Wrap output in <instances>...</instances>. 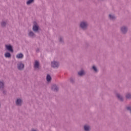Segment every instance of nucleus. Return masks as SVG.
<instances>
[{
  "label": "nucleus",
  "instance_id": "nucleus-1",
  "mask_svg": "<svg viewBox=\"0 0 131 131\" xmlns=\"http://www.w3.org/2000/svg\"><path fill=\"white\" fill-rule=\"evenodd\" d=\"M80 27H81L82 29H85V28L88 27V23L85 21L81 22L80 24Z\"/></svg>",
  "mask_w": 131,
  "mask_h": 131
},
{
  "label": "nucleus",
  "instance_id": "nucleus-2",
  "mask_svg": "<svg viewBox=\"0 0 131 131\" xmlns=\"http://www.w3.org/2000/svg\"><path fill=\"white\" fill-rule=\"evenodd\" d=\"M51 66L54 68H56L57 67H59V63L57 61H53L51 62Z\"/></svg>",
  "mask_w": 131,
  "mask_h": 131
},
{
  "label": "nucleus",
  "instance_id": "nucleus-3",
  "mask_svg": "<svg viewBox=\"0 0 131 131\" xmlns=\"http://www.w3.org/2000/svg\"><path fill=\"white\" fill-rule=\"evenodd\" d=\"M17 68L19 70H22L24 68V64L19 62L17 64Z\"/></svg>",
  "mask_w": 131,
  "mask_h": 131
},
{
  "label": "nucleus",
  "instance_id": "nucleus-4",
  "mask_svg": "<svg viewBox=\"0 0 131 131\" xmlns=\"http://www.w3.org/2000/svg\"><path fill=\"white\" fill-rule=\"evenodd\" d=\"M5 47H6V49H7L8 51H9V52H13V48L11 45H6Z\"/></svg>",
  "mask_w": 131,
  "mask_h": 131
},
{
  "label": "nucleus",
  "instance_id": "nucleus-5",
  "mask_svg": "<svg viewBox=\"0 0 131 131\" xmlns=\"http://www.w3.org/2000/svg\"><path fill=\"white\" fill-rule=\"evenodd\" d=\"M33 30L34 31H38V26L37 25V24L35 23L34 24V26L33 27Z\"/></svg>",
  "mask_w": 131,
  "mask_h": 131
},
{
  "label": "nucleus",
  "instance_id": "nucleus-6",
  "mask_svg": "<svg viewBox=\"0 0 131 131\" xmlns=\"http://www.w3.org/2000/svg\"><path fill=\"white\" fill-rule=\"evenodd\" d=\"M34 67L35 69H37L39 67V62L37 61H35V63L34 64Z\"/></svg>",
  "mask_w": 131,
  "mask_h": 131
},
{
  "label": "nucleus",
  "instance_id": "nucleus-7",
  "mask_svg": "<svg viewBox=\"0 0 131 131\" xmlns=\"http://www.w3.org/2000/svg\"><path fill=\"white\" fill-rule=\"evenodd\" d=\"M121 31H122V33H125L127 31V28L125 27H122L121 28Z\"/></svg>",
  "mask_w": 131,
  "mask_h": 131
},
{
  "label": "nucleus",
  "instance_id": "nucleus-8",
  "mask_svg": "<svg viewBox=\"0 0 131 131\" xmlns=\"http://www.w3.org/2000/svg\"><path fill=\"white\" fill-rule=\"evenodd\" d=\"M21 104H22V100L18 99L16 101V105H17V106H21Z\"/></svg>",
  "mask_w": 131,
  "mask_h": 131
},
{
  "label": "nucleus",
  "instance_id": "nucleus-9",
  "mask_svg": "<svg viewBox=\"0 0 131 131\" xmlns=\"http://www.w3.org/2000/svg\"><path fill=\"white\" fill-rule=\"evenodd\" d=\"M23 57H24V55L22 53L18 54L16 55V58L17 59H22Z\"/></svg>",
  "mask_w": 131,
  "mask_h": 131
},
{
  "label": "nucleus",
  "instance_id": "nucleus-10",
  "mask_svg": "<svg viewBox=\"0 0 131 131\" xmlns=\"http://www.w3.org/2000/svg\"><path fill=\"white\" fill-rule=\"evenodd\" d=\"M52 90L54 92H57V91H58V87H57L56 85H53L52 87Z\"/></svg>",
  "mask_w": 131,
  "mask_h": 131
},
{
  "label": "nucleus",
  "instance_id": "nucleus-11",
  "mask_svg": "<svg viewBox=\"0 0 131 131\" xmlns=\"http://www.w3.org/2000/svg\"><path fill=\"white\" fill-rule=\"evenodd\" d=\"M5 57L6 58H10L11 57V54H10V53H9V52H7L5 54Z\"/></svg>",
  "mask_w": 131,
  "mask_h": 131
},
{
  "label": "nucleus",
  "instance_id": "nucleus-12",
  "mask_svg": "<svg viewBox=\"0 0 131 131\" xmlns=\"http://www.w3.org/2000/svg\"><path fill=\"white\" fill-rule=\"evenodd\" d=\"M90 128H91L90 127V126H89V125H86L84 126V130H85V131H89Z\"/></svg>",
  "mask_w": 131,
  "mask_h": 131
},
{
  "label": "nucleus",
  "instance_id": "nucleus-13",
  "mask_svg": "<svg viewBox=\"0 0 131 131\" xmlns=\"http://www.w3.org/2000/svg\"><path fill=\"white\" fill-rule=\"evenodd\" d=\"M78 74L80 75V76H81L84 74V71H83V70H81L78 72Z\"/></svg>",
  "mask_w": 131,
  "mask_h": 131
},
{
  "label": "nucleus",
  "instance_id": "nucleus-14",
  "mask_svg": "<svg viewBox=\"0 0 131 131\" xmlns=\"http://www.w3.org/2000/svg\"><path fill=\"white\" fill-rule=\"evenodd\" d=\"M51 80H52V78L51 77V76H50L49 75H48L47 76V81H51Z\"/></svg>",
  "mask_w": 131,
  "mask_h": 131
},
{
  "label": "nucleus",
  "instance_id": "nucleus-15",
  "mask_svg": "<svg viewBox=\"0 0 131 131\" xmlns=\"http://www.w3.org/2000/svg\"><path fill=\"white\" fill-rule=\"evenodd\" d=\"M109 17L111 20H114V19H115V16H114V15H112L111 14L109 15Z\"/></svg>",
  "mask_w": 131,
  "mask_h": 131
},
{
  "label": "nucleus",
  "instance_id": "nucleus-16",
  "mask_svg": "<svg viewBox=\"0 0 131 131\" xmlns=\"http://www.w3.org/2000/svg\"><path fill=\"white\" fill-rule=\"evenodd\" d=\"M4 88V82L0 81V89Z\"/></svg>",
  "mask_w": 131,
  "mask_h": 131
},
{
  "label": "nucleus",
  "instance_id": "nucleus-17",
  "mask_svg": "<svg viewBox=\"0 0 131 131\" xmlns=\"http://www.w3.org/2000/svg\"><path fill=\"white\" fill-rule=\"evenodd\" d=\"M29 36H31V37H33V36H34V33H33V32H30L29 33Z\"/></svg>",
  "mask_w": 131,
  "mask_h": 131
},
{
  "label": "nucleus",
  "instance_id": "nucleus-18",
  "mask_svg": "<svg viewBox=\"0 0 131 131\" xmlns=\"http://www.w3.org/2000/svg\"><path fill=\"white\" fill-rule=\"evenodd\" d=\"M117 97L120 101H122V97L119 94H117Z\"/></svg>",
  "mask_w": 131,
  "mask_h": 131
},
{
  "label": "nucleus",
  "instance_id": "nucleus-19",
  "mask_svg": "<svg viewBox=\"0 0 131 131\" xmlns=\"http://www.w3.org/2000/svg\"><path fill=\"white\" fill-rule=\"evenodd\" d=\"M32 3H33V0H28L27 2V4L30 5Z\"/></svg>",
  "mask_w": 131,
  "mask_h": 131
},
{
  "label": "nucleus",
  "instance_id": "nucleus-20",
  "mask_svg": "<svg viewBox=\"0 0 131 131\" xmlns=\"http://www.w3.org/2000/svg\"><path fill=\"white\" fill-rule=\"evenodd\" d=\"M126 99H131V95L130 94H128L126 95Z\"/></svg>",
  "mask_w": 131,
  "mask_h": 131
},
{
  "label": "nucleus",
  "instance_id": "nucleus-21",
  "mask_svg": "<svg viewBox=\"0 0 131 131\" xmlns=\"http://www.w3.org/2000/svg\"><path fill=\"white\" fill-rule=\"evenodd\" d=\"M93 69L94 70V71L95 72H98V70H97V68H96V67L95 66H94L93 67Z\"/></svg>",
  "mask_w": 131,
  "mask_h": 131
},
{
  "label": "nucleus",
  "instance_id": "nucleus-22",
  "mask_svg": "<svg viewBox=\"0 0 131 131\" xmlns=\"http://www.w3.org/2000/svg\"><path fill=\"white\" fill-rule=\"evenodd\" d=\"M6 23L5 21L2 22V24H1L2 26H3V27L6 26Z\"/></svg>",
  "mask_w": 131,
  "mask_h": 131
},
{
  "label": "nucleus",
  "instance_id": "nucleus-23",
  "mask_svg": "<svg viewBox=\"0 0 131 131\" xmlns=\"http://www.w3.org/2000/svg\"><path fill=\"white\" fill-rule=\"evenodd\" d=\"M127 110H129L130 111H131V107L130 106H128L127 107Z\"/></svg>",
  "mask_w": 131,
  "mask_h": 131
},
{
  "label": "nucleus",
  "instance_id": "nucleus-24",
  "mask_svg": "<svg viewBox=\"0 0 131 131\" xmlns=\"http://www.w3.org/2000/svg\"><path fill=\"white\" fill-rule=\"evenodd\" d=\"M59 40H60V42H61L62 41V38H60Z\"/></svg>",
  "mask_w": 131,
  "mask_h": 131
}]
</instances>
